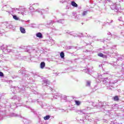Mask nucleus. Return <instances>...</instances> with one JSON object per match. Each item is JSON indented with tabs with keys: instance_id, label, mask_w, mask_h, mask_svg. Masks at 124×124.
I'll return each mask as SVG.
<instances>
[{
	"instance_id": "1",
	"label": "nucleus",
	"mask_w": 124,
	"mask_h": 124,
	"mask_svg": "<svg viewBox=\"0 0 124 124\" xmlns=\"http://www.w3.org/2000/svg\"><path fill=\"white\" fill-rule=\"evenodd\" d=\"M1 49L3 52H5L6 53H10L12 52V53H14L15 50H14V47L11 46H6L3 45L0 46Z\"/></svg>"
},
{
	"instance_id": "2",
	"label": "nucleus",
	"mask_w": 124,
	"mask_h": 124,
	"mask_svg": "<svg viewBox=\"0 0 124 124\" xmlns=\"http://www.w3.org/2000/svg\"><path fill=\"white\" fill-rule=\"evenodd\" d=\"M103 83L105 85H106L107 88L108 90H111V78H104L103 80Z\"/></svg>"
},
{
	"instance_id": "3",
	"label": "nucleus",
	"mask_w": 124,
	"mask_h": 124,
	"mask_svg": "<svg viewBox=\"0 0 124 124\" xmlns=\"http://www.w3.org/2000/svg\"><path fill=\"white\" fill-rule=\"evenodd\" d=\"M11 91H13L14 92L16 91V92H18V93H25L26 91V88H25V87L19 88L18 87H16L14 86H11Z\"/></svg>"
},
{
	"instance_id": "4",
	"label": "nucleus",
	"mask_w": 124,
	"mask_h": 124,
	"mask_svg": "<svg viewBox=\"0 0 124 124\" xmlns=\"http://www.w3.org/2000/svg\"><path fill=\"white\" fill-rule=\"evenodd\" d=\"M46 11H49V9L46 8V10H44L43 9H37L35 10L34 12H38V13H41V15H43V13L45 12Z\"/></svg>"
},
{
	"instance_id": "5",
	"label": "nucleus",
	"mask_w": 124,
	"mask_h": 124,
	"mask_svg": "<svg viewBox=\"0 0 124 124\" xmlns=\"http://www.w3.org/2000/svg\"><path fill=\"white\" fill-rule=\"evenodd\" d=\"M21 71H22L21 73L22 76L24 77H30V74H29V72L25 71V68H23L21 69Z\"/></svg>"
},
{
	"instance_id": "6",
	"label": "nucleus",
	"mask_w": 124,
	"mask_h": 124,
	"mask_svg": "<svg viewBox=\"0 0 124 124\" xmlns=\"http://www.w3.org/2000/svg\"><path fill=\"white\" fill-rule=\"evenodd\" d=\"M42 85L43 87H48V86L50 85V81H49L48 79L43 80Z\"/></svg>"
},
{
	"instance_id": "7",
	"label": "nucleus",
	"mask_w": 124,
	"mask_h": 124,
	"mask_svg": "<svg viewBox=\"0 0 124 124\" xmlns=\"http://www.w3.org/2000/svg\"><path fill=\"white\" fill-rule=\"evenodd\" d=\"M110 8L112 10H114L115 11V12H118V11H119L120 10L119 8L117 7V5H116V4L111 5L110 6Z\"/></svg>"
},
{
	"instance_id": "8",
	"label": "nucleus",
	"mask_w": 124,
	"mask_h": 124,
	"mask_svg": "<svg viewBox=\"0 0 124 124\" xmlns=\"http://www.w3.org/2000/svg\"><path fill=\"white\" fill-rule=\"evenodd\" d=\"M116 83H118V80H115L114 79H110V88H111V90L113 88V85H114Z\"/></svg>"
},
{
	"instance_id": "9",
	"label": "nucleus",
	"mask_w": 124,
	"mask_h": 124,
	"mask_svg": "<svg viewBox=\"0 0 124 124\" xmlns=\"http://www.w3.org/2000/svg\"><path fill=\"white\" fill-rule=\"evenodd\" d=\"M99 105L100 107H104L105 106H109V103H107L106 102H104L102 103H100Z\"/></svg>"
},
{
	"instance_id": "10",
	"label": "nucleus",
	"mask_w": 124,
	"mask_h": 124,
	"mask_svg": "<svg viewBox=\"0 0 124 124\" xmlns=\"http://www.w3.org/2000/svg\"><path fill=\"white\" fill-rule=\"evenodd\" d=\"M16 10H18V11H22L23 12H27V10H26V9L23 7H19V8H16Z\"/></svg>"
},
{
	"instance_id": "11",
	"label": "nucleus",
	"mask_w": 124,
	"mask_h": 124,
	"mask_svg": "<svg viewBox=\"0 0 124 124\" xmlns=\"http://www.w3.org/2000/svg\"><path fill=\"white\" fill-rule=\"evenodd\" d=\"M84 111L85 110H76V112L78 113V114H79V115H83V114H86Z\"/></svg>"
},
{
	"instance_id": "12",
	"label": "nucleus",
	"mask_w": 124,
	"mask_h": 124,
	"mask_svg": "<svg viewBox=\"0 0 124 124\" xmlns=\"http://www.w3.org/2000/svg\"><path fill=\"white\" fill-rule=\"evenodd\" d=\"M98 56L101 58H103V59H107V55H104L102 53H98Z\"/></svg>"
},
{
	"instance_id": "13",
	"label": "nucleus",
	"mask_w": 124,
	"mask_h": 124,
	"mask_svg": "<svg viewBox=\"0 0 124 124\" xmlns=\"http://www.w3.org/2000/svg\"><path fill=\"white\" fill-rule=\"evenodd\" d=\"M71 4L74 7H78V4H77L76 2H74V1H72L71 3Z\"/></svg>"
},
{
	"instance_id": "14",
	"label": "nucleus",
	"mask_w": 124,
	"mask_h": 124,
	"mask_svg": "<svg viewBox=\"0 0 124 124\" xmlns=\"http://www.w3.org/2000/svg\"><path fill=\"white\" fill-rule=\"evenodd\" d=\"M55 22L53 20H50L48 21L47 23V26H53V24H54Z\"/></svg>"
},
{
	"instance_id": "15",
	"label": "nucleus",
	"mask_w": 124,
	"mask_h": 124,
	"mask_svg": "<svg viewBox=\"0 0 124 124\" xmlns=\"http://www.w3.org/2000/svg\"><path fill=\"white\" fill-rule=\"evenodd\" d=\"M44 67H45V62H41L40 63V68H41V69H43Z\"/></svg>"
},
{
	"instance_id": "16",
	"label": "nucleus",
	"mask_w": 124,
	"mask_h": 124,
	"mask_svg": "<svg viewBox=\"0 0 124 124\" xmlns=\"http://www.w3.org/2000/svg\"><path fill=\"white\" fill-rule=\"evenodd\" d=\"M37 37H39V38H42V33L41 32H38L36 34Z\"/></svg>"
},
{
	"instance_id": "17",
	"label": "nucleus",
	"mask_w": 124,
	"mask_h": 124,
	"mask_svg": "<svg viewBox=\"0 0 124 124\" xmlns=\"http://www.w3.org/2000/svg\"><path fill=\"white\" fill-rule=\"evenodd\" d=\"M57 23H59V24H64V19H59L57 20Z\"/></svg>"
},
{
	"instance_id": "18",
	"label": "nucleus",
	"mask_w": 124,
	"mask_h": 124,
	"mask_svg": "<svg viewBox=\"0 0 124 124\" xmlns=\"http://www.w3.org/2000/svg\"><path fill=\"white\" fill-rule=\"evenodd\" d=\"M20 31H21V33H26V30L24 28L20 27Z\"/></svg>"
},
{
	"instance_id": "19",
	"label": "nucleus",
	"mask_w": 124,
	"mask_h": 124,
	"mask_svg": "<svg viewBox=\"0 0 124 124\" xmlns=\"http://www.w3.org/2000/svg\"><path fill=\"white\" fill-rule=\"evenodd\" d=\"M10 116L11 117H19V115L15 113H12L10 114Z\"/></svg>"
},
{
	"instance_id": "20",
	"label": "nucleus",
	"mask_w": 124,
	"mask_h": 124,
	"mask_svg": "<svg viewBox=\"0 0 124 124\" xmlns=\"http://www.w3.org/2000/svg\"><path fill=\"white\" fill-rule=\"evenodd\" d=\"M75 102L76 105H77V106H79L81 105V102H80L79 101L75 100Z\"/></svg>"
},
{
	"instance_id": "21",
	"label": "nucleus",
	"mask_w": 124,
	"mask_h": 124,
	"mask_svg": "<svg viewBox=\"0 0 124 124\" xmlns=\"http://www.w3.org/2000/svg\"><path fill=\"white\" fill-rule=\"evenodd\" d=\"M78 122L80 123V124H84L86 120L82 119L78 120Z\"/></svg>"
},
{
	"instance_id": "22",
	"label": "nucleus",
	"mask_w": 124,
	"mask_h": 124,
	"mask_svg": "<svg viewBox=\"0 0 124 124\" xmlns=\"http://www.w3.org/2000/svg\"><path fill=\"white\" fill-rule=\"evenodd\" d=\"M60 57L62 59H63V58H64V52L63 51H62L61 52Z\"/></svg>"
},
{
	"instance_id": "23",
	"label": "nucleus",
	"mask_w": 124,
	"mask_h": 124,
	"mask_svg": "<svg viewBox=\"0 0 124 124\" xmlns=\"http://www.w3.org/2000/svg\"><path fill=\"white\" fill-rule=\"evenodd\" d=\"M54 98H55V99H58V98H59V97H60V94L57 93H56L54 96H53Z\"/></svg>"
},
{
	"instance_id": "24",
	"label": "nucleus",
	"mask_w": 124,
	"mask_h": 124,
	"mask_svg": "<svg viewBox=\"0 0 124 124\" xmlns=\"http://www.w3.org/2000/svg\"><path fill=\"white\" fill-rule=\"evenodd\" d=\"M50 119V115H46V116H45L44 117V119L45 120V121H47V120H49Z\"/></svg>"
},
{
	"instance_id": "25",
	"label": "nucleus",
	"mask_w": 124,
	"mask_h": 124,
	"mask_svg": "<svg viewBox=\"0 0 124 124\" xmlns=\"http://www.w3.org/2000/svg\"><path fill=\"white\" fill-rule=\"evenodd\" d=\"M113 100L114 101H119V97L118 96H115L113 97Z\"/></svg>"
},
{
	"instance_id": "26",
	"label": "nucleus",
	"mask_w": 124,
	"mask_h": 124,
	"mask_svg": "<svg viewBox=\"0 0 124 124\" xmlns=\"http://www.w3.org/2000/svg\"><path fill=\"white\" fill-rule=\"evenodd\" d=\"M117 61H124V56H122L121 57H119L117 59Z\"/></svg>"
},
{
	"instance_id": "27",
	"label": "nucleus",
	"mask_w": 124,
	"mask_h": 124,
	"mask_svg": "<svg viewBox=\"0 0 124 124\" xmlns=\"http://www.w3.org/2000/svg\"><path fill=\"white\" fill-rule=\"evenodd\" d=\"M87 87H91V81H87L86 82Z\"/></svg>"
},
{
	"instance_id": "28",
	"label": "nucleus",
	"mask_w": 124,
	"mask_h": 124,
	"mask_svg": "<svg viewBox=\"0 0 124 124\" xmlns=\"http://www.w3.org/2000/svg\"><path fill=\"white\" fill-rule=\"evenodd\" d=\"M87 14H88V11H84L82 13V16H86Z\"/></svg>"
},
{
	"instance_id": "29",
	"label": "nucleus",
	"mask_w": 124,
	"mask_h": 124,
	"mask_svg": "<svg viewBox=\"0 0 124 124\" xmlns=\"http://www.w3.org/2000/svg\"><path fill=\"white\" fill-rule=\"evenodd\" d=\"M49 42H51V43H53L55 44V41L53 39V38L49 37Z\"/></svg>"
},
{
	"instance_id": "30",
	"label": "nucleus",
	"mask_w": 124,
	"mask_h": 124,
	"mask_svg": "<svg viewBox=\"0 0 124 124\" xmlns=\"http://www.w3.org/2000/svg\"><path fill=\"white\" fill-rule=\"evenodd\" d=\"M13 17L15 20H19V17H17V16L16 15H13Z\"/></svg>"
},
{
	"instance_id": "31",
	"label": "nucleus",
	"mask_w": 124,
	"mask_h": 124,
	"mask_svg": "<svg viewBox=\"0 0 124 124\" xmlns=\"http://www.w3.org/2000/svg\"><path fill=\"white\" fill-rule=\"evenodd\" d=\"M73 48H74V46H69L66 47V49L67 50H69L70 49H73Z\"/></svg>"
},
{
	"instance_id": "32",
	"label": "nucleus",
	"mask_w": 124,
	"mask_h": 124,
	"mask_svg": "<svg viewBox=\"0 0 124 124\" xmlns=\"http://www.w3.org/2000/svg\"><path fill=\"white\" fill-rule=\"evenodd\" d=\"M11 108H13V109L16 108V107H17V106L16 105V104L15 103V105H14L13 106H12L11 107H10Z\"/></svg>"
},
{
	"instance_id": "33",
	"label": "nucleus",
	"mask_w": 124,
	"mask_h": 124,
	"mask_svg": "<svg viewBox=\"0 0 124 124\" xmlns=\"http://www.w3.org/2000/svg\"><path fill=\"white\" fill-rule=\"evenodd\" d=\"M35 24H30V27L31 28H35Z\"/></svg>"
},
{
	"instance_id": "34",
	"label": "nucleus",
	"mask_w": 124,
	"mask_h": 124,
	"mask_svg": "<svg viewBox=\"0 0 124 124\" xmlns=\"http://www.w3.org/2000/svg\"><path fill=\"white\" fill-rule=\"evenodd\" d=\"M88 37H91V38H94V37H95V36H93L91 35H87Z\"/></svg>"
},
{
	"instance_id": "35",
	"label": "nucleus",
	"mask_w": 124,
	"mask_h": 124,
	"mask_svg": "<svg viewBox=\"0 0 124 124\" xmlns=\"http://www.w3.org/2000/svg\"><path fill=\"white\" fill-rule=\"evenodd\" d=\"M85 70L86 71V73H88V74H90V69H87Z\"/></svg>"
},
{
	"instance_id": "36",
	"label": "nucleus",
	"mask_w": 124,
	"mask_h": 124,
	"mask_svg": "<svg viewBox=\"0 0 124 124\" xmlns=\"http://www.w3.org/2000/svg\"><path fill=\"white\" fill-rule=\"evenodd\" d=\"M3 77V73L0 72V77Z\"/></svg>"
},
{
	"instance_id": "37",
	"label": "nucleus",
	"mask_w": 124,
	"mask_h": 124,
	"mask_svg": "<svg viewBox=\"0 0 124 124\" xmlns=\"http://www.w3.org/2000/svg\"><path fill=\"white\" fill-rule=\"evenodd\" d=\"M29 9L30 10H32V9H33V10H34V9H33V7H32V6H30L29 8Z\"/></svg>"
},
{
	"instance_id": "38",
	"label": "nucleus",
	"mask_w": 124,
	"mask_h": 124,
	"mask_svg": "<svg viewBox=\"0 0 124 124\" xmlns=\"http://www.w3.org/2000/svg\"><path fill=\"white\" fill-rule=\"evenodd\" d=\"M37 102L38 103H39L40 105H41V102L39 101V99L37 100Z\"/></svg>"
},
{
	"instance_id": "39",
	"label": "nucleus",
	"mask_w": 124,
	"mask_h": 124,
	"mask_svg": "<svg viewBox=\"0 0 124 124\" xmlns=\"http://www.w3.org/2000/svg\"><path fill=\"white\" fill-rule=\"evenodd\" d=\"M13 99H16L17 98V96L15 95L12 97Z\"/></svg>"
},
{
	"instance_id": "40",
	"label": "nucleus",
	"mask_w": 124,
	"mask_h": 124,
	"mask_svg": "<svg viewBox=\"0 0 124 124\" xmlns=\"http://www.w3.org/2000/svg\"><path fill=\"white\" fill-rule=\"evenodd\" d=\"M35 101H36V100L35 99H33L31 101V102L33 103V102H35Z\"/></svg>"
},
{
	"instance_id": "41",
	"label": "nucleus",
	"mask_w": 124,
	"mask_h": 124,
	"mask_svg": "<svg viewBox=\"0 0 124 124\" xmlns=\"http://www.w3.org/2000/svg\"><path fill=\"white\" fill-rule=\"evenodd\" d=\"M103 53H104L105 54H107V55H108V54H109V52L108 51L103 52Z\"/></svg>"
},
{
	"instance_id": "42",
	"label": "nucleus",
	"mask_w": 124,
	"mask_h": 124,
	"mask_svg": "<svg viewBox=\"0 0 124 124\" xmlns=\"http://www.w3.org/2000/svg\"><path fill=\"white\" fill-rule=\"evenodd\" d=\"M3 33V32H1V31H0V36L2 35Z\"/></svg>"
},
{
	"instance_id": "43",
	"label": "nucleus",
	"mask_w": 124,
	"mask_h": 124,
	"mask_svg": "<svg viewBox=\"0 0 124 124\" xmlns=\"http://www.w3.org/2000/svg\"><path fill=\"white\" fill-rule=\"evenodd\" d=\"M91 52V50H86V51H85V53H88V52Z\"/></svg>"
},
{
	"instance_id": "44",
	"label": "nucleus",
	"mask_w": 124,
	"mask_h": 124,
	"mask_svg": "<svg viewBox=\"0 0 124 124\" xmlns=\"http://www.w3.org/2000/svg\"><path fill=\"white\" fill-rule=\"evenodd\" d=\"M6 12H8V14H10L11 11H7Z\"/></svg>"
},
{
	"instance_id": "45",
	"label": "nucleus",
	"mask_w": 124,
	"mask_h": 124,
	"mask_svg": "<svg viewBox=\"0 0 124 124\" xmlns=\"http://www.w3.org/2000/svg\"><path fill=\"white\" fill-rule=\"evenodd\" d=\"M18 13H20V14H22V15H24V14H25V13L23 12H19Z\"/></svg>"
},
{
	"instance_id": "46",
	"label": "nucleus",
	"mask_w": 124,
	"mask_h": 124,
	"mask_svg": "<svg viewBox=\"0 0 124 124\" xmlns=\"http://www.w3.org/2000/svg\"><path fill=\"white\" fill-rule=\"evenodd\" d=\"M122 71H123V72H124V67H122Z\"/></svg>"
},
{
	"instance_id": "47",
	"label": "nucleus",
	"mask_w": 124,
	"mask_h": 124,
	"mask_svg": "<svg viewBox=\"0 0 124 124\" xmlns=\"http://www.w3.org/2000/svg\"><path fill=\"white\" fill-rule=\"evenodd\" d=\"M73 32H70L69 33V34H70L71 35H72V33H73Z\"/></svg>"
},
{
	"instance_id": "48",
	"label": "nucleus",
	"mask_w": 124,
	"mask_h": 124,
	"mask_svg": "<svg viewBox=\"0 0 124 124\" xmlns=\"http://www.w3.org/2000/svg\"><path fill=\"white\" fill-rule=\"evenodd\" d=\"M108 35H111V32H108Z\"/></svg>"
},
{
	"instance_id": "49",
	"label": "nucleus",
	"mask_w": 124,
	"mask_h": 124,
	"mask_svg": "<svg viewBox=\"0 0 124 124\" xmlns=\"http://www.w3.org/2000/svg\"><path fill=\"white\" fill-rule=\"evenodd\" d=\"M64 1V0H62V1H60V2H61V3H62V2H63Z\"/></svg>"
},
{
	"instance_id": "50",
	"label": "nucleus",
	"mask_w": 124,
	"mask_h": 124,
	"mask_svg": "<svg viewBox=\"0 0 124 124\" xmlns=\"http://www.w3.org/2000/svg\"><path fill=\"white\" fill-rule=\"evenodd\" d=\"M92 105H93V106H95V105L94 104V103H93Z\"/></svg>"
},
{
	"instance_id": "51",
	"label": "nucleus",
	"mask_w": 124,
	"mask_h": 124,
	"mask_svg": "<svg viewBox=\"0 0 124 124\" xmlns=\"http://www.w3.org/2000/svg\"><path fill=\"white\" fill-rule=\"evenodd\" d=\"M19 21H20V22H22V23L24 22V20L21 19V20H19Z\"/></svg>"
},
{
	"instance_id": "52",
	"label": "nucleus",
	"mask_w": 124,
	"mask_h": 124,
	"mask_svg": "<svg viewBox=\"0 0 124 124\" xmlns=\"http://www.w3.org/2000/svg\"><path fill=\"white\" fill-rule=\"evenodd\" d=\"M26 22H27L28 23H30V22H31V20H27Z\"/></svg>"
},
{
	"instance_id": "53",
	"label": "nucleus",
	"mask_w": 124,
	"mask_h": 124,
	"mask_svg": "<svg viewBox=\"0 0 124 124\" xmlns=\"http://www.w3.org/2000/svg\"><path fill=\"white\" fill-rule=\"evenodd\" d=\"M64 99H66V96H64Z\"/></svg>"
},
{
	"instance_id": "54",
	"label": "nucleus",
	"mask_w": 124,
	"mask_h": 124,
	"mask_svg": "<svg viewBox=\"0 0 124 124\" xmlns=\"http://www.w3.org/2000/svg\"><path fill=\"white\" fill-rule=\"evenodd\" d=\"M59 124H62V123L60 122V123H59Z\"/></svg>"
},
{
	"instance_id": "55",
	"label": "nucleus",
	"mask_w": 124,
	"mask_h": 124,
	"mask_svg": "<svg viewBox=\"0 0 124 124\" xmlns=\"http://www.w3.org/2000/svg\"><path fill=\"white\" fill-rule=\"evenodd\" d=\"M18 72H19V73H21V71L19 70V71H18Z\"/></svg>"
},
{
	"instance_id": "56",
	"label": "nucleus",
	"mask_w": 124,
	"mask_h": 124,
	"mask_svg": "<svg viewBox=\"0 0 124 124\" xmlns=\"http://www.w3.org/2000/svg\"><path fill=\"white\" fill-rule=\"evenodd\" d=\"M110 23H113V20H111Z\"/></svg>"
},
{
	"instance_id": "57",
	"label": "nucleus",
	"mask_w": 124,
	"mask_h": 124,
	"mask_svg": "<svg viewBox=\"0 0 124 124\" xmlns=\"http://www.w3.org/2000/svg\"><path fill=\"white\" fill-rule=\"evenodd\" d=\"M101 65H99V66H101Z\"/></svg>"
},
{
	"instance_id": "58",
	"label": "nucleus",
	"mask_w": 124,
	"mask_h": 124,
	"mask_svg": "<svg viewBox=\"0 0 124 124\" xmlns=\"http://www.w3.org/2000/svg\"><path fill=\"white\" fill-rule=\"evenodd\" d=\"M13 10H15V9H12Z\"/></svg>"
},
{
	"instance_id": "59",
	"label": "nucleus",
	"mask_w": 124,
	"mask_h": 124,
	"mask_svg": "<svg viewBox=\"0 0 124 124\" xmlns=\"http://www.w3.org/2000/svg\"><path fill=\"white\" fill-rule=\"evenodd\" d=\"M11 10L10 9H9V10Z\"/></svg>"
},
{
	"instance_id": "60",
	"label": "nucleus",
	"mask_w": 124,
	"mask_h": 124,
	"mask_svg": "<svg viewBox=\"0 0 124 124\" xmlns=\"http://www.w3.org/2000/svg\"><path fill=\"white\" fill-rule=\"evenodd\" d=\"M27 52H29V50H27Z\"/></svg>"
},
{
	"instance_id": "61",
	"label": "nucleus",
	"mask_w": 124,
	"mask_h": 124,
	"mask_svg": "<svg viewBox=\"0 0 124 124\" xmlns=\"http://www.w3.org/2000/svg\"><path fill=\"white\" fill-rule=\"evenodd\" d=\"M82 25H83V23H82Z\"/></svg>"
}]
</instances>
